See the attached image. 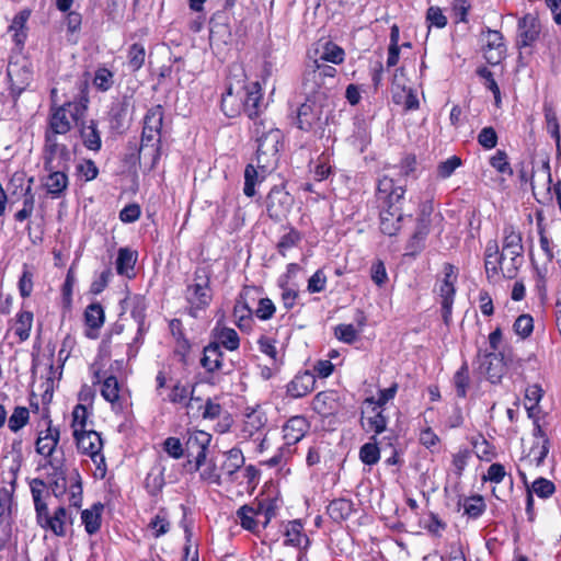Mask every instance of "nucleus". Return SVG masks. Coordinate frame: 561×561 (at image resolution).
<instances>
[{"mask_svg":"<svg viewBox=\"0 0 561 561\" xmlns=\"http://www.w3.org/2000/svg\"><path fill=\"white\" fill-rule=\"evenodd\" d=\"M252 134L257 144L256 161L266 169H274L283 146V133L272 122L254 121Z\"/></svg>","mask_w":561,"mask_h":561,"instance_id":"nucleus-1","label":"nucleus"},{"mask_svg":"<svg viewBox=\"0 0 561 561\" xmlns=\"http://www.w3.org/2000/svg\"><path fill=\"white\" fill-rule=\"evenodd\" d=\"M47 481L56 497L68 495V502L73 507L82 504V484L80 474L72 470L67 472L59 460H49Z\"/></svg>","mask_w":561,"mask_h":561,"instance_id":"nucleus-2","label":"nucleus"},{"mask_svg":"<svg viewBox=\"0 0 561 561\" xmlns=\"http://www.w3.org/2000/svg\"><path fill=\"white\" fill-rule=\"evenodd\" d=\"M336 69L333 66L312 60L306 67L302 85L305 93L313 99L328 96L329 91L335 85Z\"/></svg>","mask_w":561,"mask_h":561,"instance_id":"nucleus-3","label":"nucleus"},{"mask_svg":"<svg viewBox=\"0 0 561 561\" xmlns=\"http://www.w3.org/2000/svg\"><path fill=\"white\" fill-rule=\"evenodd\" d=\"M87 102V100L71 101L51 108L49 129L46 134L65 135L73 124L79 126L88 108Z\"/></svg>","mask_w":561,"mask_h":561,"instance_id":"nucleus-4","label":"nucleus"},{"mask_svg":"<svg viewBox=\"0 0 561 561\" xmlns=\"http://www.w3.org/2000/svg\"><path fill=\"white\" fill-rule=\"evenodd\" d=\"M209 283V276L206 271L198 268L194 274L193 282L187 285L185 299L191 317L197 318L199 312L209 306L213 298Z\"/></svg>","mask_w":561,"mask_h":561,"instance_id":"nucleus-5","label":"nucleus"},{"mask_svg":"<svg viewBox=\"0 0 561 561\" xmlns=\"http://www.w3.org/2000/svg\"><path fill=\"white\" fill-rule=\"evenodd\" d=\"M523 239L522 233L513 225H505L503 228L502 254L508 259L505 262L507 277H513L523 262Z\"/></svg>","mask_w":561,"mask_h":561,"instance_id":"nucleus-6","label":"nucleus"},{"mask_svg":"<svg viewBox=\"0 0 561 561\" xmlns=\"http://www.w3.org/2000/svg\"><path fill=\"white\" fill-rule=\"evenodd\" d=\"M321 100L308 96L297 111V126L305 131H311L322 135V104Z\"/></svg>","mask_w":561,"mask_h":561,"instance_id":"nucleus-7","label":"nucleus"},{"mask_svg":"<svg viewBox=\"0 0 561 561\" xmlns=\"http://www.w3.org/2000/svg\"><path fill=\"white\" fill-rule=\"evenodd\" d=\"M457 280V273L453 265L446 264L444 266V278L437 284V294L442 305V317L446 324L450 322L454 298L456 294L455 283Z\"/></svg>","mask_w":561,"mask_h":561,"instance_id":"nucleus-8","label":"nucleus"},{"mask_svg":"<svg viewBox=\"0 0 561 561\" xmlns=\"http://www.w3.org/2000/svg\"><path fill=\"white\" fill-rule=\"evenodd\" d=\"M70 151L66 145L57 141V136L46 134L45 144V170L68 169Z\"/></svg>","mask_w":561,"mask_h":561,"instance_id":"nucleus-9","label":"nucleus"},{"mask_svg":"<svg viewBox=\"0 0 561 561\" xmlns=\"http://www.w3.org/2000/svg\"><path fill=\"white\" fill-rule=\"evenodd\" d=\"M293 204L294 197L283 186H274L266 197L267 214L275 220L285 218Z\"/></svg>","mask_w":561,"mask_h":561,"instance_id":"nucleus-10","label":"nucleus"},{"mask_svg":"<svg viewBox=\"0 0 561 561\" xmlns=\"http://www.w3.org/2000/svg\"><path fill=\"white\" fill-rule=\"evenodd\" d=\"M405 194V187L396 183L392 176L383 174L378 180L377 198L383 206L392 207L401 204Z\"/></svg>","mask_w":561,"mask_h":561,"instance_id":"nucleus-11","label":"nucleus"},{"mask_svg":"<svg viewBox=\"0 0 561 561\" xmlns=\"http://www.w3.org/2000/svg\"><path fill=\"white\" fill-rule=\"evenodd\" d=\"M36 519L42 528L50 530L58 537L66 536L69 516L64 506L57 507L51 515L48 512V507H45V511L36 514Z\"/></svg>","mask_w":561,"mask_h":561,"instance_id":"nucleus-12","label":"nucleus"},{"mask_svg":"<svg viewBox=\"0 0 561 561\" xmlns=\"http://www.w3.org/2000/svg\"><path fill=\"white\" fill-rule=\"evenodd\" d=\"M211 435L205 431L195 430L188 433L186 448L187 456L194 460V469H199L206 460V450L210 444Z\"/></svg>","mask_w":561,"mask_h":561,"instance_id":"nucleus-13","label":"nucleus"},{"mask_svg":"<svg viewBox=\"0 0 561 561\" xmlns=\"http://www.w3.org/2000/svg\"><path fill=\"white\" fill-rule=\"evenodd\" d=\"M73 437L80 453L90 456L93 461H96L98 457L103 460L101 456L103 443L98 432L90 428L89 431L75 434Z\"/></svg>","mask_w":561,"mask_h":561,"instance_id":"nucleus-14","label":"nucleus"},{"mask_svg":"<svg viewBox=\"0 0 561 561\" xmlns=\"http://www.w3.org/2000/svg\"><path fill=\"white\" fill-rule=\"evenodd\" d=\"M505 262H508V259L500 253L496 241L488 242L484 252V266L488 278H495L501 272L507 277Z\"/></svg>","mask_w":561,"mask_h":561,"instance_id":"nucleus-15","label":"nucleus"},{"mask_svg":"<svg viewBox=\"0 0 561 561\" xmlns=\"http://www.w3.org/2000/svg\"><path fill=\"white\" fill-rule=\"evenodd\" d=\"M484 41L485 45L483 51L486 61L491 65L500 64L506 53L503 35L499 31L486 30Z\"/></svg>","mask_w":561,"mask_h":561,"instance_id":"nucleus-16","label":"nucleus"},{"mask_svg":"<svg viewBox=\"0 0 561 561\" xmlns=\"http://www.w3.org/2000/svg\"><path fill=\"white\" fill-rule=\"evenodd\" d=\"M157 382V396L161 398L162 401H168L171 403H186L187 399L190 398L192 391L188 389V387L176 382L174 383L167 396L163 393V389L167 383V378L163 371H159L156 377Z\"/></svg>","mask_w":561,"mask_h":561,"instance_id":"nucleus-17","label":"nucleus"},{"mask_svg":"<svg viewBox=\"0 0 561 561\" xmlns=\"http://www.w3.org/2000/svg\"><path fill=\"white\" fill-rule=\"evenodd\" d=\"M283 535L285 537L284 545L294 547L300 551H306L310 546V539L305 533L301 520L294 519L284 526Z\"/></svg>","mask_w":561,"mask_h":561,"instance_id":"nucleus-18","label":"nucleus"},{"mask_svg":"<svg viewBox=\"0 0 561 561\" xmlns=\"http://www.w3.org/2000/svg\"><path fill=\"white\" fill-rule=\"evenodd\" d=\"M244 465V457L239 448H231L225 454V461L221 465V477L224 482H234L240 479V469Z\"/></svg>","mask_w":561,"mask_h":561,"instance_id":"nucleus-19","label":"nucleus"},{"mask_svg":"<svg viewBox=\"0 0 561 561\" xmlns=\"http://www.w3.org/2000/svg\"><path fill=\"white\" fill-rule=\"evenodd\" d=\"M385 410L366 407V403H363L362 423L367 432L378 435L386 431L388 417L385 415Z\"/></svg>","mask_w":561,"mask_h":561,"instance_id":"nucleus-20","label":"nucleus"},{"mask_svg":"<svg viewBox=\"0 0 561 561\" xmlns=\"http://www.w3.org/2000/svg\"><path fill=\"white\" fill-rule=\"evenodd\" d=\"M540 31L539 20L526 14L518 21V44L523 47L531 46L539 38Z\"/></svg>","mask_w":561,"mask_h":561,"instance_id":"nucleus-21","label":"nucleus"},{"mask_svg":"<svg viewBox=\"0 0 561 561\" xmlns=\"http://www.w3.org/2000/svg\"><path fill=\"white\" fill-rule=\"evenodd\" d=\"M403 214L400 204L392 207L381 205L380 230L388 236H394L401 229Z\"/></svg>","mask_w":561,"mask_h":561,"instance_id":"nucleus-22","label":"nucleus"},{"mask_svg":"<svg viewBox=\"0 0 561 561\" xmlns=\"http://www.w3.org/2000/svg\"><path fill=\"white\" fill-rule=\"evenodd\" d=\"M309 430V423L306 417L297 415L290 417L283 426L285 445L289 448L304 438Z\"/></svg>","mask_w":561,"mask_h":561,"instance_id":"nucleus-23","label":"nucleus"},{"mask_svg":"<svg viewBox=\"0 0 561 561\" xmlns=\"http://www.w3.org/2000/svg\"><path fill=\"white\" fill-rule=\"evenodd\" d=\"M244 111L250 118L256 116L261 110L262 91L257 81L247 83L241 88Z\"/></svg>","mask_w":561,"mask_h":561,"instance_id":"nucleus-24","label":"nucleus"},{"mask_svg":"<svg viewBox=\"0 0 561 561\" xmlns=\"http://www.w3.org/2000/svg\"><path fill=\"white\" fill-rule=\"evenodd\" d=\"M316 375L309 370L297 374L287 385V394L291 398H301L313 390Z\"/></svg>","mask_w":561,"mask_h":561,"instance_id":"nucleus-25","label":"nucleus"},{"mask_svg":"<svg viewBox=\"0 0 561 561\" xmlns=\"http://www.w3.org/2000/svg\"><path fill=\"white\" fill-rule=\"evenodd\" d=\"M33 320V312L22 309L10 320L9 332H12L19 342H24L30 337Z\"/></svg>","mask_w":561,"mask_h":561,"instance_id":"nucleus-26","label":"nucleus"},{"mask_svg":"<svg viewBox=\"0 0 561 561\" xmlns=\"http://www.w3.org/2000/svg\"><path fill=\"white\" fill-rule=\"evenodd\" d=\"M273 169H264L262 167V163L256 161V165L253 163H250L247 165L244 170V187L243 193L248 197H252L255 195V185L260 184L264 181L266 175L272 171Z\"/></svg>","mask_w":561,"mask_h":561,"instance_id":"nucleus-27","label":"nucleus"},{"mask_svg":"<svg viewBox=\"0 0 561 561\" xmlns=\"http://www.w3.org/2000/svg\"><path fill=\"white\" fill-rule=\"evenodd\" d=\"M312 409L322 416L334 414L339 409V400L335 391H321L312 400Z\"/></svg>","mask_w":561,"mask_h":561,"instance_id":"nucleus-28","label":"nucleus"},{"mask_svg":"<svg viewBox=\"0 0 561 561\" xmlns=\"http://www.w3.org/2000/svg\"><path fill=\"white\" fill-rule=\"evenodd\" d=\"M49 174L44 181V186L49 195L59 197L68 186V176L66 170L55 169L46 170Z\"/></svg>","mask_w":561,"mask_h":561,"instance_id":"nucleus-29","label":"nucleus"},{"mask_svg":"<svg viewBox=\"0 0 561 561\" xmlns=\"http://www.w3.org/2000/svg\"><path fill=\"white\" fill-rule=\"evenodd\" d=\"M101 394L111 403L113 411L118 412L123 409L121 400V385L116 377L108 376L104 379L101 387Z\"/></svg>","mask_w":561,"mask_h":561,"instance_id":"nucleus-30","label":"nucleus"},{"mask_svg":"<svg viewBox=\"0 0 561 561\" xmlns=\"http://www.w3.org/2000/svg\"><path fill=\"white\" fill-rule=\"evenodd\" d=\"M103 510L104 505L96 502L90 508H85L81 512V522L89 535H94L100 530Z\"/></svg>","mask_w":561,"mask_h":561,"instance_id":"nucleus-31","label":"nucleus"},{"mask_svg":"<svg viewBox=\"0 0 561 561\" xmlns=\"http://www.w3.org/2000/svg\"><path fill=\"white\" fill-rule=\"evenodd\" d=\"M266 423V416L260 409H252L244 415L241 433L242 437L250 438L256 434Z\"/></svg>","mask_w":561,"mask_h":561,"instance_id":"nucleus-32","label":"nucleus"},{"mask_svg":"<svg viewBox=\"0 0 561 561\" xmlns=\"http://www.w3.org/2000/svg\"><path fill=\"white\" fill-rule=\"evenodd\" d=\"M318 54L319 57L314 60H319L321 64L331 62L333 65H340L345 59L344 49L331 41L321 43L318 48Z\"/></svg>","mask_w":561,"mask_h":561,"instance_id":"nucleus-33","label":"nucleus"},{"mask_svg":"<svg viewBox=\"0 0 561 561\" xmlns=\"http://www.w3.org/2000/svg\"><path fill=\"white\" fill-rule=\"evenodd\" d=\"M79 128L84 147L92 151H99L102 146V140L96 123L94 121H90L89 123L81 121Z\"/></svg>","mask_w":561,"mask_h":561,"instance_id":"nucleus-34","label":"nucleus"},{"mask_svg":"<svg viewBox=\"0 0 561 561\" xmlns=\"http://www.w3.org/2000/svg\"><path fill=\"white\" fill-rule=\"evenodd\" d=\"M59 440V431L48 425L45 432H42L36 440V451L45 457L51 456Z\"/></svg>","mask_w":561,"mask_h":561,"instance_id":"nucleus-35","label":"nucleus"},{"mask_svg":"<svg viewBox=\"0 0 561 561\" xmlns=\"http://www.w3.org/2000/svg\"><path fill=\"white\" fill-rule=\"evenodd\" d=\"M221 108L229 117H233L238 115L242 108L244 110L242 91L237 90V94H234L232 87L227 88L226 93H224L221 98Z\"/></svg>","mask_w":561,"mask_h":561,"instance_id":"nucleus-36","label":"nucleus"},{"mask_svg":"<svg viewBox=\"0 0 561 561\" xmlns=\"http://www.w3.org/2000/svg\"><path fill=\"white\" fill-rule=\"evenodd\" d=\"M28 18V11H21L13 18L12 23L9 26V32L12 34L14 43L20 47L24 46L27 37L26 22Z\"/></svg>","mask_w":561,"mask_h":561,"instance_id":"nucleus-37","label":"nucleus"},{"mask_svg":"<svg viewBox=\"0 0 561 561\" xmlns=\"http://www.w3.org/2000/svg\"><path fill=\"white\" fill-rule=\"evenodd\" d=\"M91 411H89L88 407L82 403H78L71 413L72 421H71V428L72 434H78L81 432L89 431V425H92V422L89 420L91 416Z\"/></svg>","mask_w":561,"mask_h":561,"instance_id":"nucleus-38","label":"nucleus"},{"mask_svg":"<svg viewBox=\"0 0 561 561\" xmlns=\"http://www.w3.org/2000/svg\"><path fill=\"white\" fill-rule=\"evenodd\" d=\"M137 261V253L127 248H122L118 251L116 260V271L119 275L131 277L134 275V267Z\"/></svg>","mask_w":561,"mask_h":561,"instance_id":"nucleus-39","label":"nucleus"},{"mask_svg":"<svg viewBox=\"0 0 561 561\" xmlns=\"http://www.w3.org/2000/svg\"><path fill=\"white\" fill-rule=\"evenodd\" d=\"M428 232H430L428 220H426L424 218L420 219L417 222L416 229L408 243V250H409L410 254H416L424 248L425 239H426Z\"/></svg>","mask_w":561,"mask_h":561,"instance_id":"nucleus-40","label":"nucleus"},{"mask_svg":"<svg viewBox=\"0 0 561 561\" xmlns=\"http://www.w3.org/2000/svg\"><path fill=\"white\" fill-rule=\"evenodd\" d=\"M201 364L207 371H215L221 368L222 353L219 344H210L204 348Z\"/></svg>","mask_w":561,"mask_h":561,"instance_id":"nucleus-41","label":"nucleus"},{"mask_svg":"<svg viewBox=\"0 0 561 561\" xmlns=\"http://www.w3.org/2000/svg\"><path fill=\"white\" fill-rule=\"evenodd\" d=\"M35 267L27 263L22 265V273L18 282L19 293L22 298H28L34 288Z\"/></svg>","mask_w":561,"mask_h":561,"instance_id":"nucleus-42","label":"nucleus"},{"mask_svg":"<svg viewBox=\"0 0 561 561\" xmlns=\"http://www.w3.org/2000/svg\"><path fill=\"white\" fill-rule=\"evenodd\" d=\"M398 392V385L392 383L389 388L380 389L377 398L369 397L365 399L366 407H374L375 409H385L386 404L394 399Z\"/></svg>","mask_w":561,"mask_h":561,"instance_id":"nucleus-43","label":"nucleus"},{"mask_svg":"<svg viewBox=\"0 0 561 561\" xmlns=\"http://www.w3.org/2000/svg\"><path fill=\"white\" fill-rule=\"evenodd\" d=\"M237 516L240 519L242 528L256 531L259 523L255 517L259 516L255 512L254 505H243L237 511Z\"/></svg>","mask_w":561,"mask_h":561,"instance_id":"nucleus-44","label":"nucleus"},{"mask_svg":"<svg viewBox=\"0 0 561 561\" xmlns=\"http://www.w3.org/2000/svg\"><path fill=\"white\" fill-rule=\"evenodd\" d=\"M163 122V108L161 105L153 106L148 110L144 119V126L148 131H157L160 134Z\"/></svg>","mask_w":561,"mask_h":561,"instance_id":"nucleus-45","label":"nucleus"},{"mask_svg":"<svg viewBox=\"0 0 561 561\" xmlns=\"http://www.w3.org/2000/svg\"><path fill=\"white\" fill-rule=\"evenodd\" d=\"M371 439L374 442L364 444L359 449L360 460L368 466L377 463L380 459V450L376 440V436H373Z\"/></svg>","mask_w":561,"mask_h":561,"instance_id":"nucleus-46","label":"nucleus"},{"mask_svg":"<svg viewBox=\"0 0 561 561\" xmlns=\"http://www.w3.org/2000/svg\"><path fill=\"white\" fill-rule=\"evenodd\" d=\"M548 440L545 439L542 444H536L531 447L530 453L527 457L522 459V462L525 465H535L536 467H539L542 465L545 458L548 455L549 448H548Z\"/></svg>","mask_w":561,"mask_h":561,"instance_id":"nucleus-47","label":"nucleus"},{"mask_svg":"<svg viewBox=\"0 0 561 561\" xmlns=\"http://www.w3.org/2000/svg\"><path fill=\"white\" fill-rule=\"evenodd\" d=\"M300 241L301 234L296 229L290 228L280 237L277 243V250L279 254L286 256L287 252L293 248L297 247Z\"/></svg>","mask_w":561,"mask_h":561,"instance_id":"nucleus-48","label":"nucleus"},{"mask_svg":"<svg viewBox=\"0 0 561 561\" xmlns=\"http://www.w3.org/2000/svg\"><path fill=\"white\" fill-rule=\"evenodd\" d=\"M545 119L547 131L550 136L556 140L558 147L560 146V126L557 117V113L551 105L546 104L545 108Z\"/></svg>","mask_w":561,"mask_h":561,"instance_id":"nucleus-49","label":"nucleus"},{"mask_svg":"<svg viewBox=\"0 0 561 561\" xmlns=\"http://www.w3.org/2000/svg\"><path fill=\"white\" fill-rule=\"evenodd\" d=\"M28 419V410L25 407H16L8 419V427L16 433L27 424Z\"/></svg>","mask_w":561,"mask_h":561,"instance_id":"nucleus-50","label":"nucleus"},{"mask_svg":"<svg viewBox=\"0 0 561 561\" xmlns=\"http://www.w3.org/2000/svg\"><path fill=\"white\" fill-rule=\"evenodd\" d=\"M217 340L228 351H236L239 347L240 340L238 333L230 328H221L217 332Z\"/></svg>","mask_w":561,"mask_h":561,"instance_id":"nucleus-51","label":"nucleus"},{"mask_svg":"<svg viewBox=\"0 0 561 561\" xmlns=\"http://www.w3.org/2000/svg\"><path fill=\"white\" fill-rule=\"evenodd\" d=\"M85 323L92 329H99L104 323V310L100 304H91L87 307Z\"/></svg>","mask_w":561,"mask_h":561,"instance_id":"nucleus-52","label":"nucleus"},{"mask_svg":"<svg viewBox=\"0 0 561 561\" xmlns=\"http://www.w3.org/2000/svg\"><path fill=\"white\" fill-rule=\"evenodd\" d=\"M456 393L460 398H465L470 383L469 369L467 365H462L453 378Z\"/></svg>","mask_w":561,"mask_h":561,"instance_id":"nucleus-53","label":"nucleus"},{"mask_svg":"<svg viewBox=\"0 0 561 561\" xmlns=\"http://www.w3.org/2000/svg\"><path fill=\"white\" fill-rule=\"evenodd\" d=\"M199 471V477L203 481L209 484L221 485L224 483L221 474L218 473L217 467L213 461H204L202 467L197 469Z\"/></svg>","mask_w":561,"mask_h":561,"instance_id":"nucleus-54","label":"nucleus"},{"mask_svg":"<svg viewBox=\"0 0 561 561\" xmlns=\"http://www.w3.org/2000/svg\"><path fill=\"white\" fill-rule=\"evenodd\" d=\"M554 490L553 482L545 478H538L533 482L531 489L528 492L536 494L540 499H548L554 493Z\"/></svg>","mask_w":561,"mask_h":561,"instance_id":"nucleus-55","label":"nucleus"},{"mask_svg":"<svg viewBox=\"0 0 561 561\" xmlns=\"http://www.w3.org/2000/svg\"><path fill=\"white\" fill-rule=\"evenodd\" d=\"M45 486L46 485L44 481L41 479H33L30 482L31 493L36 514L41 511H45V507H47V504L42 499Z\"/></svg>","mask_w":561,"mask_h":561,"instance_id":"nucleus-56","label":"nucleus"},{"mask_svg":"<svg viewBox=\"0 0 561 561\" xmlns=\"http://www.w3.org/2000/svg\"><path fill=\"white\" fill-rule=\"evenodd\" d=\"M513 330L520 339L528 337L534 330V320L529 314H520L513 324Z\"/></svg>","mask_w":561,"mask_h":561,"instance_id":"nucleus-57","label":"nucleus"},{"mask_svg":"<svg viewBox=\"0 0 561 561\" xmlns=\"http://www.w3.org/2000/svg\"><path fill=\"white\" fill-rule=\"evenodd\" d=\"M328 511L332 518L334 519H345L350 516L352 512V505L350 501L346 500H335L332 501L328 507Z\"/></svg>","mask_w":561,"mask_h":561,"instance_id":"nucleus-58","label":"nucleus"},{"mask_svg":"<svg viewBox=\"0 0 561 561\" xmlns=\"http://www.w3.org/2000/svg\"><path fill=\"white\" fill-rule=\"evenodd\" d=\"M145 48L140 44H133L128 50V67L133 71H137L141 68L145 61Z\"/></svg>","mask_w":561,"mask_h":561,"instance_id":"nucleus-59","label":"nucleus"},{"mask_svg":"<svg viewBox=\"0 0 561 561\" xmlns=\"http://www.w3.org/2000/svg\"><path fill=\"white\" fill-rule=\"evenodd\" d=\"M461 159L457 156H451L437 165V176L442 180L448 179L461 165Z\"/></svg>","mask_w":561,"mask_h":561,"instance_id":"nucleus-60","label":"nucleus"},{"mask_svg":"<svg viewBox=\"0 0 561 561\" xmlns=\"http://www.w3.org/2000/svg\"><path fill=\"white\" fill-rule=\"evenodd\" d=\"M490 164L501 174H513V169L507 159V154L503 150H497L490 159Z\"/></svg>","mask_w":561,"mask_h":561,"instance_id":"nucleus-61","label":"nucleus"},{"mask_svg":"<svg viewBox=\"0 0 561 561\" xmlns=\"http://www.w3.org/2000/svg\"><path fill=\"white\" fill-rule=\"evenodd\" d=\"M255 512L259 516L264 517V525L266 526L276 514V504L274 500L264 499L259 501L255 505Z\"/></svg>","mask_w":561,"mask_h":561,"instance_id":"nucleus-62","label":"nucleus"},{"mask_svg":"<svg viewBox=\"0 0 561 561\" xmlns=\"http://www.w3.org/2000/svg\"><path fill=\"white\" fill-rule=\"evenodd\" d=\"M93 85L100 91H107L113 85V72L106 68H99L93 78Z\"/></svg>","mask_w":561,"mask_h":561,"instance_id":"nucleus-63","label":"nucleus"},{"mask_svg":"<svg viewBox=\"0 0 561 561\" xmlns=\"http://www.w3.org/2000/svg\"><path fill=\"white\" fill-rule=\"evenodd\" d=\"M370 278L378 287H382L387 284L389 277L386 265L381 260L373 262L370 266Z\"/></svg>","mask_w":561,"mask_h":561,"instance_id":"nucleus-64","label":"nucleus"}]
</instances>
